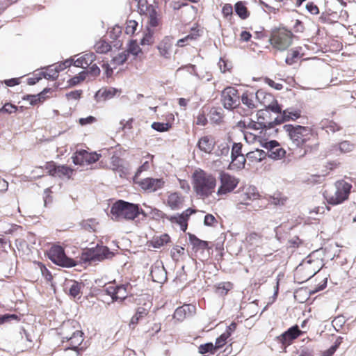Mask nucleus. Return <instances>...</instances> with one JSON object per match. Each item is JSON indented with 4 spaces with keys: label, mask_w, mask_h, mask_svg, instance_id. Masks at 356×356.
Here are the masks:
<instances>
[{
    "label": "nucleus",
    "mask_w": 356,
    "mask_h": 356,
    "mask_svg": "<svg viewBox=\"0 0 356 356\" xmlns=\"http://www.w3.org/2000/svg\"><path fill=\"white\" fill-rule=\"evenodd\" d=\"M292 143L300 149V154L305 155L316 150L318 147L317 134L307 126L286 124L283 126Z\"/></svg>",
    "instance_id": "f257e3e1"
},
{
    "label": "nucleus",
    "mask_w": 356,
    "mask_h": 356,
    "mask_svg": "<svg viewBox=\"0 0 356 356\" xmlns=\"http://www.w3.org/2000/svg\"><path fill=\"white\" fill-rule=\"evenodd\" d=\"M111 218L116 222L135 221L140 214L145 215L144 210L138 204L123 200L115 201L111 207Z\"/></svg>",
    "instance_id": "f03ea898"
},
{
    "label": "nucleus",
    "mask_w": 356,
    "mask_h": 356,
    "mask_svg": "<svg viewBox=\"0 0 356 356\" xmlns=\"http://www.w3.org/2000/svg\"><path fill=\"white\" fill-rule=\"evenodd\" d=\"M192 180L194 191L202 197H208L215 191L216 179L211 173L202 169L196 170L193 173Z\"/></svg>",
    "instance_id": "7ed1b4c3"
},
{
    "label": "nucleus",
    "mask_w": 356,
    "mask_h": 356,
    "mask_svg": "<svg viewBox=\"0 0 356 356\" xmlns=\"http://www.w3.org/2000/svg\"><path fill=\"white\" fill-rule=\"evenodd\" d=\"M293 36V33L284 27L275 28L270 32L269 42L274 49L284 51L292 44Z\"/></svg>",
    "instance_id": "20e7f679"
},
{
    "label": "nucleus",
    "mask_w": 356,
    "mask_h": 356,
    "mask_svg": "<svg viewBox=\"0 0 356 356\" xmlns=\"http://www.w3.org/2000/svg\"><path fill=\"white\" fill-rule=\"evenodd\" d=\"M62 342L66 343V348L73 350L78 349L83 341V333L70 323L63 324L60 333Z\"/></svg>",
    "instance_id": "39448f33"
},
{
    "label": "nucleus",
    "mask_w": 356,
    "mask_h": 356,
    "mask_svg": "<svg viewBox=\"0 0 356 356\" xmlns=\"http://www.w3.org/2000/svg\"><path fill=\"white\" fill-rule=\"evenodd\" d=\"M351 188L350 183L343 179L337 181L334 184V193L326 195L327 202L332 205L341 204L348 198Z\"/></svg>",
    "instance_id": "423d86ee"
},
{
    "label": "nucleus",
    "mask_w": 356,
    "mask_h": 356,
    "mask_svg": "<svg viewBox=\"0 0 356 356\" xmlns=\"http://www.w3.org/2000/svg\"><path fill=\"white\" fill-rule=\"evenodd\" d=\"M132 286L129 283L118 284L115 281L109 282L104 286V291L110 296L113 301L123 300L130 292Z\"/></svg>",
    "instance_id": "0eeeda50"
},
{
    "label": "nucleus",
    "mask_w": 356,
    "mask_h": 356,
    "mask_svg": "<svg viewBox=\"0 0 356 356\" xmlns=\"http://www.w3.org/2000/svg\"><path fill=\"white\" fill-rule=\"evenodd\" d=\"M49 259L54 264L64 266L73 267L76 266V261L67 257L64 249L60 245H54L48 251Z\"/></svg>",
    "instance_id": "6e6552de"
},
{
    "label": "nucleus",
    "mask_w": 356,
    "mask_h": 356,
    "mask_svg": "<svg viewBox=\"0 0 356 356\" xmlns=\"http://www.w3.org/2000/svg\"><path fill=\"white\" fill-rule=\"evenodd\" d=\"M157 212L159 213V216L160 218L168 220L172 224L179 225L180 229L185 232L188 227L189 218L193 213H195V210L188 208L181 213H177L172 216H168L159 210H158Z\"/></svg>",
    "instance_id": "1a4fd4ad"
},
{
    "label": "nucleus",
    "mask_w": 356,
    "mask_h": 356,
    "mask_svg": "<svg viewBox=\"0 0 356 356\" xmlns=\"http://www.w3.org/2000/svg\"><path fill=\"white\" fill-rule=\"evenodd\" d=\"M220 186L217 191L218 196L226 195L232 193L238 186L239 179L228 172H221L219 175Z\"/></svg>",
    "instance_id": "9d476101"
},
{
    "label": "nucleus",
    "mask_w": 356,
    "mask_h": 356,
    "mask_svg": "<svg viewBox=\"0 0 356 356\" xmlns=\"http://www.w3.org/2000/svg\"><path fill=\"white\" fill-rule=\"evenodd\" d=\"M261 195L255 186H248L244 187L239 193L236 207L241 209V205L250 206L252 202L259 200Z\"/></svg>",
    "instance_id": "9b49d317"
},
{
    "label": "nucleus",
    "mask_w": 356,
    "mask_h": 356,
    "mask_svg": "<svg viewBox=\"0 0 356 356\" xmlns=\"http://www.w3.org/2000/svg\"><path fill=\"white\" fill-rule=\"evenodd\" d=\"M134 182L144 191L153 193L163 188L165 181L163 178L147 177L140 179L138 175L134 177Z\"/></svg>",
    "instance_id": "f8f14e48"
},
{
    "label": "nucleus",
    "mask_w": 356,
    "mask_h": 356,
    "mask_svg": "<svg viewBox=\"0 0 356 356\" xmlns=\"http://www.w3.org/2000/svg\"><path fill=\"white\" fill-rule=\"evenodd\" d=\"M100 158L101 154L96 152H88L86 149H77L72 156L73 163L81 166L95 163Z\"/></svg>",
    "instance_id": "ddd939ff"
},
{
    "label": "nucleus",
    "mask_w": 356,
    "mask_h": 356,
    "mask_svg": "<svg viewBox=\"0 0 356 356\" xmlns=\"http://www.w3.org/2000/svg\"><path fill=\"white\" fill-rule=\"evenodd\" d=\"M238 90L234 87L225 88L221 94V101L224 107L229 110L236 109L240 104Z\"/></svg>",
    "instance_id": "4468645a"
},
{
    "label": "nucleus",
    "mask_w": 356,
    "mask_h": 356,
    "mask_svg": "<svg viewBox=\"0 0 356 356\" xmlns=\"http://www.w3.org/2000/svg\"><path fill=\"white\" fill-rule=\"evenodd\" d=\"M261 118H257V121L250 120L248 122L247 127L248 129L255 131L261 129L259 135L264 136H276L278 133V129H274L275 124L274 120L272 122L260 121Z\"/></svg>",
    "instance_id": "2eb2a0df"
},
{
    "label": "nucleus",
    "mask_w": 356,
    "mask_h": 356,
    "mask_svg": "<svg viewBox=\"0 0 356 356\" xmlns=\"http://www.w3.org/2000/svg\"><path fill=\"white\" fill-rule=\"evenodd\" d=\"M256 98L266 108L270 110L275 113H282V107L278 104L275 97L270 93L266 92L262 90H259L256 92Z\"/></svg>",
    "instance_id": "dca6fc26"
},
{
    "label": "nucleus",
    "mask_w": 356,
    "mask_h": 356,
    "mask_svg": "<svg viewBox=\"0 0 356 356\" xmlns=\"http://www.w3.org/2000/svg\"><path fill=\"white\" fill-rule=\"evenodd\" d=\"M241 105H238L236 112L242 116L251 115L257 108L254 95L249 92H245L240 97Z\"/></svg>",
    "instance_id": "f3484780"
},
{
    "label": "nucleus",
    "mask_w": 356,
    "mask_h": 356,
    "mask_svg": "<svg viewBox=\"0 0 356 356\" xmlns=\"http://www.w3.org/2000/svg\"><path fill=\"white\" fill-rule=\"evenodd\" d=\"M305 332L306 331L300 330L299 327L296 325L289 328L280 336L277 337L276 341L281 345L282 348L286 349V348L290 346L295 339Z\"/></svg>",
    "instance_id": "a211bd4d"
},
{
    "label": "nucleus",
    "mask_w": 356,
    "mask_h": 356,
    "mask_svg": "<svg viewBox=\"0 0 356 356\" xmlns=\"http://www.w3.org/2000/svg\"><path fill=\"white\" fill-rule=\"evenodd\" d=\"M318 271L316 268L312 266V261L310 259H307L297 266L295 275L300 282H304L315 275Z\"/></svg>",
    "instance_id": "6ab92c4d"
},
{
    "label": "nucleus",
    "mask_w": 356,
    "mask_h": 356,
    "mask_svg": "<svg viewBox=\"0 0 356 356\" xmlns=\"http://www.w3.org/2000/svg\"><path fill=\"white\" fill-rule=\"evenodd\" d=\"M185 201L184 196L179 192L169 191L167 193L165 204L171 210H179L182 208Z\"/></svg>",
    "instance_id": "aec40b11"
},
{
    "label": "nucleus",
    "mask_w": 356,
    "mask_h": 356,
    "mask_svg": "<svg viewBox=\"0 0 356 356\" xmlns=\"http://www.w3.org/2000/svg\"><path fill=\"white\" fill-rule=\"evenodd\" d=\"M245 138L248 140L251 139L252 140H257L259 141L261 146L267 149H268L270 152L272 150H274L276 147H280L279 143L275 140H268V136H261V135H256L250 132H246L244 134Z\"/></svg>",
    "instance_id": "412c9836"
},
{
    "label": "nucleus",
    "mask_w": 356,
    "mask_h": 356,
    "mask_svg": "<svg viewBox=\"0 0 356 356\" xmlns=\"http://www.w3.org/2000/svg\"><path fill=\"white\" fill-rule=\"evenodd\" d=\"M188 238L192 245V250L196 254L197 257L198 255H203L206 250L211 248L209 246L207 241L200 239L193 234H188Z\"/></svg>",
    "instance_id": "4be33fe9"
},
{
    "label": "nucleus",
    "mask_w": 356,
    "mask_h": 356,
    "mask_svg": "<svg viewBox=\"0 0 356 356\" xmlns=\"http://www.w3.org/2000/svg\"><path fill=\"white\" fill-rule=\"evenodd\" d=\"M173 49L172 38L165 37L157 45V49L161 56L165 58H170Z\"/></svg>",
    "instance_id": "5701e85b"
},
{
    "label": "nucleus",
    "mask_w": 356,
    "mask_h": 356,
    "mask_svg": "<svg viewBox=\"0 0 356 356\" xmlns=\"http://www.w3.org/2000/svg\"><path fill=\"white\" fill-rule=\"evenodd\" d=\"M195 312V307L193 305H184L177 308L174 312L173 318L178 321H183L191 316Z\"/></svg>",
    "instance_id": "b1692460"
},
{
    "label": "nucleus",
    "mask_w": 356,
    "mask_h": 356,
    "mask_svg": "<svg viewBox=\"0 0 356 356\" xmlns=\"http://www.w3.org/2000/svg\"><path fill=\"white\" fill-rule=\"evenodd\" d=\"M120 93L121 90L114 88H102L96 92L95 99L97 102H106L113 98L117 94Z\"/></svg>",
    "instance_id": "393cba45"
},
{
    "label": "nucleus",
    "mask_w": 356,
    "mask_h": 356,
    "mask_svg": "<svg viewBox=\"0 0 356 356\" xmlns=\"http://www.w3.org/2000/svg\"><path fill=\"white\" fill-rule=\"evenodd\" d=\"M216 141L213 136H204L199 139L197 145L201 151L210 154L214 149Z\"/></svg>",
    "instance_id": "a878e982"
},
{
    "label": "nucleus",
    "mask_w": 356,
    "mask_h": 356,
    "mask_svg": "<svg viewBox=\"0 0 356 356\" xmlns=\"http://www.w3.org/2000/svg\"><path fill=\"white\" fill-rule=\"evenodd\" d=\"M144 14L148 15L149 25L151 27L156 28L161 24V17L160 15L156 12L154 7L152 5L149 6L148 10Z\"/></svg>",
    "instance_id": "bb28decb"
},
{
    "label": "nucleus",
    "mask_w": 356,
    "mask_h": 356,
    "mask_svg": "<svg viewBox=\"0 0 356 356\" xmlns=\"http://www.w3.org/2000/svg\"><path fill=\"white\" fill-rule=\"evenodd\" d=\"M149 308H146L144 306L138 307L135 314L131 317L130 320L129 326H133L132 328H134L140 321L144 319L149 314Z\"/></svg>",
    "instance_id": "cd10ccee"
},
{
    "label": "nucleus",
    "mask_w": 356,
    "mask_h": 356,
    "mask_svg": "<svg viewBox=\"0 0 356 356\" xmlns=\"http://www.w3.org/2000/svg\"><path fill=\"white\" fill-rule=\"evenodd\" d=\"M300 117V111H289V110H284L281 117L278 116L274 120V124H275V125L281 124L286 121L296 120Z\"/></svg>",
    "instance_id": "c85d7f7f"
},
{
    "label": "nucleus",
    "mask_w": 356,
    "mask_h": 356,
    "mask_svg": "<svg viewBox=\"0 0 356 356\" xmlns=\"http://www.w3.org/2000/svg\"><path fill=\"white\" fill-rule=\"evenodd\" d=\"M266 157V153L261 149H256L246 154V158L249 162L257 163L261 162Z\"/></svg>",
    "instance_id": "c756f323"
},
{
    "label": "nucleus",
    "mask_w": 356,
    "mask_h": 356,
    "mask_svg": "<svg viewBox=\"0 0 356 356\" xmlns=\"http://www.w3.org/2000/svg\"><path fill=\"white\" fill-rule=\"evenodd\" d=\"M73 173L74 169L65 165H60L57 166L55 177L70 179Z\"/></svg>",
    "instance_id": "7c9ffc66"
},
{
    "label": "nucleus",
    "mask_w": 356,
    "mask_h": 356,
    "mask_svg": "<svg viewBox=\"0 0 356 356\" xmlns=\"http://www.w3.org/2000/svg\"><path fill=\"white\" fill-rule=\"evenodd\" d=\"M234 10L236 15L241 19H246L249 17L250 13L246 6V3L244 1H238L234 5Z\"/></svg>",
    "instance_id": "2f4dec72"
},
{
    "label": "nucleus",
    "mask_w": 356,
    "mask_h": 356,
    "mask_svg": "<svg viewBox=\"0 0 356 356\" xmlns=\"http://www.w3.org/2000/svg\"><path fill=\"white\" fill-rule=\"evenodd\" d=\"M213 288L216 294L225 296L233 288V284L230 282H223L214 285Z\"/></svg>",
    "instance_id": "473e14b6"
},
{
    "label": "nucleus",
    "mask_w": 356,
    "mask_h": 356,
    "mask_svg": "<svg viewBox=\"0 0 356 356\" xmlns=\"http://www.w3.org/2000/svg\"><path fill=\"white\" fill-rule=\"evenodd\" d=\"M301 56L300 48H295L288 52L285 62L287 65H291L297 63Z\"/></svg>",
    "instance_id": "72a5a7b5"
},
{
    "label": "nucleus",
    "mask_w": 356,
    "mask_h": 356,
    "mask_svg": "<svg viewBox=\"0 0 356 356\" xmlns=\"http://www.w3.org/2000/svg\"><path fill=\"white\" fill-rule=\"evenodd\" d=\"M232 157V162L229 165L230 169H236L240 170L243 169L245 167V161H246V156L244 155H238L234 156Z\"/></svg>",
    "instance_id": "f704fd0d"
},
{
    "label": "nucleus",
    "mask_w": 356,
    "mask_h": 356,
    "mask_svg": "<svg viewBox=\"0 0 356 356\" xmlns=\"http://www.w3.org/2000/svg\"><path fill=\"white\" fill-rule=\"evenodd\" d=\"M342 154H348L353 152L355 148V145L349 140H343L334 146Z\"/></svg>",
    "instance_id": "c9c22d12"
},
{
    "label": "nucleus",
    "mask_w": 356,
    "mask_h": 356,
    "mask_svg": "<svg viewBox=\"0 0 356 356\" xmlns=\"http://www.w3.org/2000/svg\"><path fill=\"white\" fill-rule=\"evenodd\" d=\"M170 242V237L168 234H163L159 236L154 237L152 243L154 248H159Z\"/></svg>",
    "instance_id": "e433bc0d"
},
{
    "label": "nucleus",
    "mask_w": 356,
    "mask_h": 356,
    "mask_svg": "<svg viewBox=\"0 0 356 356\" xmlns=\"http://www.w3.org/2000/svg\"><path fill=\"white\" fill-rule=\"evenodd\" d=\"M261 233L252 232L249 233L245 238V242L250 245H254L259 243L262 239Z\"/></svg>",
    "instance_id": "4c0bfd02"
},
{
    "label": "nucleus",
    "mask_w": 356,
    "mask_h": 356,
    "mask_svg": "<svg viewBox=\"0 0 356 356\" xmlns=\"http://www.w3.org/2000/svg\"><path fill=\"white\" fill-rule=\"evenodd\" d=\"M95 49L97 53L106 54L111 49V46L108 42L100 40L95 44Z\"/></svg>",
    "instance_id": "58836bf2"
},
{
    "label": "nucleus",
    "mask_w": 356,
    "mask_h": 356,
    "mask_svg": "<svg viewBox=\"0 0 356 356\" xmlns=\"http://www.w3.org/2000/svg\"><path fill=\"white\" fill-rule=\"evenodd\" d=\"M198 352L201 355L206 353L215 354L217 352V350L216 349L215 345L213 343L209 342L201 344L198 347Z\"/></svg>",
    "instance_id": "ea45409f"
},
{
    "label": "nucleus",
    "mask_w": 356,
    "mask_h": 356,
    "mask_svg": "<svg viewBox=\"0 0 356 356\" xmlns=\"http://www.w3.org/2000/svg\"><path fill=\"white\" fill-rule=\"evenodd\" d=\"M138 27V24L136 20L129 19L126 22L125 26V33L127 35H134Z\"/></svg>",
    "instance_id": "a19ab883"
},
{
    "label": "nucleus",
    "mask_w": 356,
    "mask_h": 356,
    "mask_svg": "<svg viewBox=\"0 0 356 356\" xmlns=\"http://www.w3.org/2000/svg\"><path fill=\"white\" fill-rule=\"evenodd\" d=\"M97 261H102L106 259L109 254V250L105 246H97L94 248Z\"/></svg>",
    "instance_id": "79ce46f5"
},
{
    "label": "nucleus",
    "mask_w": 356,
    "mask_h": 356,
    "mask_svg": "<svg viewBox=\"0 0 356 356\" xmlns=\"http://www.w3.org/2000/svg\"><path fill=\"white\" fill-rule=\"evenodd\" d=\"M341 343L342 338L339 337L335 341L334 344L329 349L323 351L321 356H332Z\"/></svg>",
    "instance_id": "37998d69"
},
{
    "label": "nucleus",
    "mask_w": 356,
    "mask_h": 356,
    "mask_svg": "<svg viewBox=\"0 0 356 356\" xmlns=\"http://www.w3.org/2000/svg\"><path fill=\"white\" fill-rule=\"evenodd\" d=\"M146 158L147 159V160L145 161L142 164V165L139 167V168L138 169L137 172H136L135 175H138V177L140 176V174L143 171H146V170L149 169V168H150V162L153 161L154 156L150 154H149V153H147V155H146Z\"/></svg>",
    "instance_id": "c03bdc74"
},
{
    "label": "nucleus",
    "mask_w": 356,
    "mask_h": 356,
    "mask_svg": "<svg viewBox=\"0 0 356 356\" xmlns=\"http://www.w3.org/2000/svg\"><path fill=\"white\" fill-rule=\"evenodd\" d=\"M128 53L127 51H123L119 54L118 56L113 57L112 59V64L115 67L116 65H120L124 64L128 58Z\"/></svg>",
    "instance_id": "a18cd8bd"
},
{
    "label": "nucleus",
    "mask_w": 356,
    "mask_h": 356,
    "mask_svg": "<svg viewBox=\"0 0 356 356\" xmlns=\"http://www.w3.org/2000/svg\"><path fill=\"white\" fill-rule=\"evenodd\" d=\"M152 128L159 132L168 131L172 127L171 124L169 122H154L152 124Z\"/></svg>",
    "instance_id": "49530a36"
},
{
    "label": "nucleus",
    "mask_w": 356,
    "mask_h": 356,
    "mask_svg": "<svg viewBox=\"0 0 356 356\" xmlns=\"http://www.w3.org/2000/svg\"><path fill=\"white\" fill-rule=\"evenodd\" d=\"M83 69L88 68L95 60L96 56L94 53H87L81 56Z\"/></svg>",
    "instance_id": "de8ad7c7"
},
{
    "label": "nucleus",
    "mask_w": 356,
    "mask_h": 356,
    "mask_svg": "<svg viewBox=\"0 0 356 356\" xmlns=\"http://www.w3.org/2000/svg\"><path fill=\"white\" fill-rule=\"evenodd\" d=\"M87 73L85 71H82L73 77H72L69 81V85L71 86H76L83 81L86 77Z\"/></svg>",
    "instance_id": "09e8293b"
},
{
    "label": "nucleus",
    "mask_w": 356,
    "mask_h": 356,
    "mask_svg": "<svg viewBox=\"0 0 356 356\" xmlns=\"http://www.w3.org/2000/svg\"><path fill=\"white\" fill-rule=\"evenodd\" d=\"M229 339V334L222 333L220 334L216 340L215 347L217 351L224 347L227 342V339Z\"/></svg>",
    "instance_id": "8fccbe9b"
},
{
    "label": "nucleus",
    "mask_w": 356,
    "mask_h": 356,
    "mask_svg": "<svg viewBox=\"0 0 356 356\" xmlns=\"http://www.w3.org/2000/svg\"><path fill=\"white\" fill-rule=\"evenodd\" d=\"M94 248L86 250L82 254V259L86 261H97Z\"/></svg>",
    "instance_id": "3c124183"
},
{
    "label": "nucleus",
    "mask_w": 356,
    "mask_h": 356,
    "mask_svg": "<svg viewBox=\"0 0 356 356\" xmlns=\"http://www.w3.org/2000/svg\"><path fill=\"white\" fill-rule=\"evenodd\" d=\"M57 165L54 161H49L47 162L42 167V168L45 170H47L49 175L55 177V175L56 173V169H57Z\"/></svg>",
    "instance_id": "603ef678"
},
{
    "label": "nucleus",
    "mask_w": 356,
    "mask_h": 356,
    "mask_svg": "<svg viewBox=\"0 0 356 356\" xmlns=\"http://www.w3.org/2000/svg\"><path fill=\"white\" fill-rule=\"evenodd\" d=\"M141 52V49L140 48L136 40H131L129 44L127 53H131L134 56H138Z\"/></svg>",
    "instance_id": "864d4df0"
},
{
    "label": "nucleus",
    "mask_w": 356,
    "mask_h": 356,
    "mask_svg": "<svg viewBox=\"0 0 356 356\" xmlns=\"http://www.w3.org/2000/svg\"><path fill=\"white\" fill-rule=\"evenodd\" d=\"M81 284L74 282L73 284L71 285L69 292L70 295L74 298H76L81 293Z\"/></svg>",
    "instance_id": "5fc2aeb1"
},
{
    "label": "nucleus",
    "mask_w": 356,
    "mask_h": 356,
    "mask_svg": "<svg viewBox=\"0 0 356 356\" xmlns=\"http://www.w3.org/2000/svg\"><path fill=\"white\" fill-rule=\"evenodd\" d=\"M72 65V59H67V60H65L64 62L59 63L56 67V72L54 74V75L52 76H57L58 75L56 74V73L58 72L64 70L66 68H70Z\"/></svg>",
    "instance_id": "6e6d98bb"
},
{
    "label": "nucleus",
    "mask_w": 356,
    "mask_h": 356,
    "mask_svg": "<svg viewBox=\"0 0 356 356\" xmlns=\"http://www.w3.org/2000/svg\"><path fill=\"white\" fill-rule=\"evenodd\" d=\"M286 151L282 147H276L270 152V156L275 159H281L285 156Z\"/></svg>",
    "instance_id": "4d7b16f0"
},
{
    "label": "nucleus",
    "mask_w": 356,
    "mask_h": 356,
    "mask_svg": "<svg viewBox=\"0 0 356 356\" xmlns=\"http://www.w3.org/2000/svg\"><path fill=\"white\" fill-rule=\"evenodd\" d=\"M222 14L226 19L231 18L233 14V7L230 3H225L222 8Z\"/></svg>",
    "instance_id": "13d9d810"
},
{
    "label": "nucleus",
    "mask_w": 356,
    "mask_h": 356,
    "mask_svg": "<svg viewBox=\"0 0 356 356\" xmlns=\"http://www.w3.org/2000/svg\"><path fill=\"white\" fill-rule=\"evenodd\" d=\"M82 95L81 90H76L71 91L65 95L66 99L68 101L78 100L81 98Z\"/></svg>",
    "instance_id": "bf43d9fd"
},
{
    "label": "nucleus",
    "mask_w": 356,
    "mask_h": 356,
    "mask_svg": "<svg viewBox=\"0 0 356 356\" xmlns=\"http://www.w3.org/2000/svg\"><path fill=\"white\" fill-rule=\"evenodd\" d=\"M202 31L197 27L192 28L190 33L187 35L191 42L197 40L201 35Z\"/></svg>",
    "instance_id": "052dcab7"
},
{
    "label": "nucleus",
    "mask_w": 356,
    "mask_h": 356,
    "mask_svg": "<svg viewBox=\"0 0 356 356\" xmlns=\"http://www.w3.org/2000/svg\"><path fill=\"white\" fill-rule=\"evenodd\" d=\"M265 83L268 84L272 88L277 90H281L283 88V85L279 83H275L273 80L268 77H264L263 79Z\"/></svg>",
    "instance_id": "680f3d73"
},
{
    "label": "nucleus",
    "mask_w": 356,
    "mask_h": 356,
    "mask_svg": "<svg viewBox=\"0 0 356 356\" xmlns=\"http://www.w3.org/2000/svg\"><path fill=\"white\" fill-rule=\"evenodd\" d=\"M306 9L310 14L314 15H316L320 13L318 7L313 1L307 3Z\"/></svg>",
    "instance_id": "e2e57ef3"
},
{
    "label": "nucleus",
    "mask_w": 356,
    "mask_h": 356,
    "mask_svg": "<svg viewBox=\"0 0 356 356\" xmlns=\"http://www.w3.org/2000/svg\"><path fill=\"white\" fill-rule=\"evenodd\" d=\"M137 3L138 10L140 13H145L148 10L149 4L147 0H134Z\"/></svg>",
    "instance_id": "0e129e2a"
},
{
    "label": "nucleus",
    "mask_w": 356,
    "mask_h": 356,
    "mask_svg": "<svg viewBox=\"0 0 356 356\" xmlns=\"http://www.w3.org/2000/svg\"><path fill=\"white\" fill-rule=\"evenodd\" d=\"M207 118L204 111L199 112L196 117V124L200 126H205L207 124Z\"/></svg>",
    "instance_id": "69168bd1"
},
{
    "label": "nucleus",
    "mask_w": 356,
    "mask_h": 356,
    "mask_svg": "<svg viewBox=\"0 0 356 356\" xmlns=\"http://www.w3.org/2000/svg\"><path fill=\"white\" fill-rule=\"evenodd\" d=\"M134 122V118H129L128 120H122L120 121V124L122 126V130H130L133 128V123Z\"/></svg>",
    "instance_id": "338daca9"
},
{
    "label": "nucleus",
    "mask_w": 356,
    "mask_h": 356,
    "mask_svg": "<svg viewBox=\"0 0 356 356\" xmlns=\"http://www.w3.org/2000/svg\"><path fill=\"white\" fill-rule=\"evenodd\" d=\"M18 109L19 108L16 106L10 104V103H6L2 107L1 111L5 113L11 114V113H16L18 111Z\"/></svg>",
    "instance_id": "774afa93"
}]
</instances>
